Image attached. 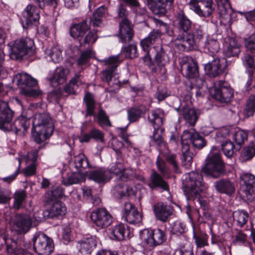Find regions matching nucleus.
<instances>
[{
  "instance_id": "79ce46f5",
  "label": "nucleus",
  "mask_w": 255,
  "mask_h": 255,
  "mask_svg": "<svg viewBox=\"0 0 255 255\" xmlns=\"http://www.w3.org/2000/svg\"><path fill=\"white\" fill-rule=\"evenodd\" d=\"M107 171H109V176L110 174H112L118 177L122 181L126 180L128 178V175L125 174L126 168L121 162H116Z\"/></svg>"
},
{
  "instance_id": "6e6552de",
  "label": "nucleus",
  "mask_w": 255,
  "mask_h": 255,
  "mask_svg": "<svg viewBox=\"0 0 255 255\" xmlns=\"http://www.w3.org/2000/svg\"><path fill=\"white\" fill-rule=\"evenodd\" d=\"M20 90V93L28 97H36L41 94L39 89L33 88L37 85V81L26 73H18L13 79Z\"/></svg>"
},
{
  "instance_id": "5701e85b",
  "label": "nucleus",
  "mask_w": 255,
  "mask_h": 255,
  "mask_svg": "<svg viewBox=\"0 0 255 255\" xmlns=\"http://www.w3.org/2000/svg\"><path fill=\"white\" fill-rule=\"evenodd\" d=\"M30 125V118L21 116L16 119L12 125L6 126L5 130L13 131L17 135H24Z\"/></svg>"
},
{
  "instance_id": "13d9d810",
  "label": "nucleus",
  "mask_w": 255,
  "mask_h": 255,
  "mask_svg": "<svg viewBox=\"0 0 255 255\" xmlns=\"http://www.w3.org/2000/svg\"><path fill=\"white\" fill-rule=\"evenodd\" d=\"M97 38V35L95 31H90L86 35L83 41L79 39L80 46H85L87 44H93L95 42Z\"/></svg>"
},
{
  "instance_id": "b1692460",
  "label": "nucleus",
  "mask_w": 255,
  "mask_h": 255,
  "mask_svg": "<svg viewBox=\"0 0 255 255\" xmlns=\"http://www.w3.org/2000/svg\"><path fill=\"white\" fill-rule=\"evenodd\" d=\"M123 217L129 224H137L141 222L142 216L133 205L126 202L124 207Z\"/></svg>"
},
{
  "instance_id": "c85d7f7f",
  "label": "nucleus",
  "mask_w": 255,
  "mask_h": 255,
  "mask_svg": "<svg viewBox=\"0 0 255 255\" xmlns=\"http://www.w3.org/2000/svg\"><path fill=\"white\" fill-rule=\"evenodd\" d=\"M148 186L152 189L155 188H159L164 191H169V190L168 183L164 180L162 176L154 170H152L150 176Z\"/></svg>"
},
{
  "instance_id": "a878e982",
  "label": "nucleus",
  "mask_w": 255,
  "mask_h": 255,
  "mask_svg": "<svg viewBox=\"0 0 255 255\" xmlns=\"http://www.w3.org/2000/svg\"><path fill=\"white\" fill-rule=\"evenodd\" d=\"M210 93L213 98L222 103L230 102L233 96V90L226 86L215 87Z\"/></svg>"
},
{
  "instance_id": "4c0bfd02",
  "label": "nucleus",
  "mask_w": 255,
  "mask_h": 255,
  "mask_svg": "<svg viewBox=\"0 0 255 255\" xmlns=\"http://www.w3.org/2000/svg\"><path fill=\"white\" fill-rule=\"evenodd\" d=\"M64 195V189L59 186L54 187L52 189L47 192L45 195V201L46 204H51L53 202L59 201Z\"/></svg>"
},
{
  "instance_id": "f704fd0d",
  "label": "nucleus",
  "mask_w": 255,
  "mask_h": 255,
  "mask_svg": "<svg viewBox=\"0 0 255 255\" xmlns=\"http://www.w3.org/2000/svg\"><path fill=\"white\" fill-rule=\"evenodd\" d=\"M90 28V24L84 20L72 26L70 28V35L74 38H78L84 35Z\"/></svg>"
},
{
  "instance_id": "603ef678",
  "label": "nucleus",
  "mask_w": 255,
  "mask_h": 255,
  "mask_svg": "<svg viewBox=\"0 0 255 255\" xmlns=\"http://www.w3.org/2000/svg\"><path fill=\"white\" fill-rule=\"evenodd\" d=\"M255 155V144L245 147L242 151L241 159L242 161L251 159Z\"/></svg>"
},
{
  "instance_id": "393cba45",
  "label": "nucleus",
  "mask_w": 255,
  "mask_h": 255,
  "mask_svg": "<svg viewBox=\"0 0 255 255\" xmlns=\"http://www.w3.org/2000/svg\"><path fill=\"white\" fill-rule=\"evenodd\" d=\"M14 113L10 109L7 102L0 101V128L6 129L12 119Z\"/></svg>"
},
{
  "instance_id": "423d86ee",
  "label": "nucleus",
  "mask_w": 255,
  "mask_h": 255,
  "mask_svg": "<svg viewBox=\"0 0 255 255\" xmlns=\"http://www.w3.org/2000/svg\"><path fill=\"white\" fill-rule=\"evenodd\" d=\"M183 184L185 193L188 198H199L200 193L207 188L202 174L196 171L189 173Z\"/></svg>"
},
{
  "instance_id": "bb28decb",
  "label": "nucleus",
  "mask_w": 255,
  "mask_h": 255,
  "mask_svg": "<svg viewBox=\"0 0 255 255\" xmlns=\"http://www.w3.org/2000/svg\"><path fill=\"white\" fill-rule=\"evenodd\" d=\"M147 238L144 240L147 244L152 246H157L162 244L166 240V234L165 231L156 229L151 230L150 232L147 231Z\"/></svg>"
},
{
  "instance_id": "0e129e2a",
  "label": "nucleus",
  "mask_w": 255,
  "mask_h": 255,
  "mask_svg": "<svg viewBox=\"0 0 255 255\" xmlns=\"http://www.w3.org/2000/svg\"><path fill=\"white\" fill-rule=\"evenodd\" d=\"M116 189L119 190L121 195L129 196L133 194V190L131 188L124 184H120L115 186Z\"/></svg>"
},
{
  "instance_id": "de8ad7c7",
  "label": "nucleus",
  "mask_w": 255,
  "mask_h": 255,
  "mask_svg": "<svg viewBox=\"0 0 255 255\" xmlns=\"http://www.w3.org/2000/svg\"><path fill=\"white\" fill-rule=\"evenodd\" d=\"M89 165L88 160L85 155L82 153L74 157L71 166H74L77 171H80L82 169L87 168Z\"/></svg>"
},
{
  "instance_id": "a19ab883",
  "label": "nucleus",
  "mask_w": 255,
  "mask_h": 255,
  "mask_svg": "<svg viewBox=\"0 0 255 255\" xmlns=\"http://www.w3.org/2000/svg\"><path fill=\"white\" fill-rule=\"evenodd\" d=\"M106 9L107 8L104 5L98 7L94 11L90 18V22L89 23L91 24L93 27L100 26L105 16Z\"/></svg>"
},
{
  "instance_id": "e433bc0d",
  "label": "nucleus",
  "mask_w": 255,
  "mask_h": 255,
  "mask_svg": "<svg viewBox=\"0 0 255 255\" xmlns=\"http://www.w3.org/2000/svg\"><path fill=\"white\" fill-rule=\"evenodd\" d=\"M181 113L184 119L190 126H194L199 117L197 111L188 106L184 107L181 110Z\"/></svg>"
},
{
  "instance_id": "2f4dec72",
  "label": "nucleus",
  "mask_w": 255,
  "mask_h": 255,
  "mask_svg": "<svg viewBox=\"0 0 255 255\" xmlns=\"http://www.w3.org/2000/svg\"><path fill=\"white\" fill-rule=\"evenodd\" d=\"M97 246V241L93 237L84 239L78 242L77 248L83 254H89L93 251Z\"/></svg>"
},
{
  "instance_id": "3c124183",
  "label": "nucleus",
  "mask_w": 255,
  "mask_h": 255,
  "mask_svg": "<svg viewBox=\"0 0 255 255\" xmlns=\"http://www.w3.org/2000/svg\"><path fill=\"white\" fill-rule=\"evenodd\" d=\"M45 53L55 63L60 62L62 59V51L59 47L56 46L46 49Z\"/></svg>"
},
{
  "instance_id": "864d4df0",
  "label": "nucleus",
  "mask_w": 255,
  "mask_h": 255,
  "mask_svg": "<svg viewBox=\"0 0 255 255\" xmlns=\"http://www.w3.org/2000/svg\"><path fill=\"white\" fill-rule=\"evenodd\" d=\"M163 158V157L161 156V154H160V155H159L156 159V164L158 170L160 172L162 176H165L169 174V169Z\"/></svg>"
},
{
  "instance_id": "09e8293b",
  "label": "nucleus",
  "mask_w": 255,
  "mask_h": 255,
  "mask_svg": "<svg viewBox=\"0 0 255 255\" xmlns=\"http://www.w3.org/2000/svg\"><path fill=\"white\" fill-rule=\"evenodd\" d=\"M240 52L239 44L235 39H230L228 46L225 50L226 55L228 57L237 56Z\"/></svg>"
},
{
  "instance_id": "052dcab7",
  "label": "nucleus",
  "mask_w": 255,
  "mask_h": 255,
  "mask_svg": "<svg viewBox=\"0 0 255 255\" xmlns=\"http://www.w3.org/2000/svg\"><path fill=\"white\" fill-rule=\"evenodd\" d=\"M247 133L242 130H239L234 134L235 141L238 145L243 144L244 142L247 140Z\"/></svg>"
},
{
  "instance_id": "2eb2a0df",
  "label": "nucleus",
  "mask_w": 255,
  "mask_h": 255,
  "mask_svg": "<svg viewBox=\"0 0 255 255\" xmlns=\"http://www.w3.org/2000/svg\"><path fill=\"white\" fill-rule=\"evenodd\" d=\"M90 218L93 223L98 227L106 228L113 222V218L105 208H97L92 211Z\"/></svg>"
},
{
  "instance_id": "473e14b6",
  "label": "nucleus",
  "mask_w": 255,
  "mask_h": 255,
  "mask_svg": "<svg viewBox=\"0 0 255 255\" xmlns=\"http://www.w3.org/2000/svg\"><path fill=\"white\" fill-rule=\"evenodd\" d=\"M69 73V69L63 67H57L52 76L49 78V81L53 84L56 83L57 85L62 84L66 82Z\"/></svg>"
},
{
  "instance_id": "58836bf2",
  "label": "nucleus",
  "mask_w": 255,
  "mask_h": 255,
  "mask_svg": "<svg viewBox=\"0 0 255 255\" xmlns=\"http://www.w3.org/2000/svg\"><path fill=\"white\" fill-rule=\"evenodd\" d=\"M218 9L221 16L227 19H230L233 10L229 0H217Z\"/></svg>"
},
{
  "instance_id": "4468645a",
  "label": "nucleus",
  "mask_w": 255,
  "mask_h": 255,
  "mask_svg": "<svg viewBox=\"0 0 255 255\" xmlns=\"http://www.w3.org/2000/svg\"><path fill=\"white\" fill-rule=\"evenodd\" d=\"M188 4L190 9L201 17L210 16L215 9L213 0H190Z\"/></svg>"
},
{
  "instance_id": "f8f14e48",
  "label": "nucleus",
  "mask_w": 255,
  "mask_h": 255,
  "mask_svg": "<svg viewBox=\"0 0 255 255\" xmlns=\"http://www.w3.org/2000/svg\"><path fill=\"white\" fill-rule=\"evenodd\" d=\"M32 240L34 250L39 255H49L54 250L53 240L44 234H36Z\"/></svg>"
},
{
  "instance_id": "e2e57ef3",
  "label": "nucleus",
  "mask_w": 255,
  "mask_h": 255,
  "mask_svg": "<svg viewBox=\"0 0 255 255\" xmlns=\"http://www.w3.org/2000/svg\"><path fill=\"white\" fill-rule=\"evenodd\" d=\"M246 110L248 115H253L255 112V95H252L247 101Z\"/></svg>"
},
{
  "instance_id": "f257e3e1",
  "label": "nucleus",
  "mask_w": 255,
  "mask_h": 255,
  "mask_svg": "<svg viewBox=\"0 0 255 255\" xmlns=\"http://www.w3.org/2000/svg\"><path fill=\"white\" fill-rule=\"evenodd\" d=\"M177 34L175 35V46L181 51H190L198 48L205 33L203 28L198 26L193 29V24L183 10H180L175 16Z\"/></svg>"
},
{
  "instance_id": "c03bdc74",
  "label": "nucleus",
  "mask_w": 255,
  "mask_h": 255,
  "mask_svg": "<svg viewBox=\"0 0 255 255\" xmlns=\"http://www.w3.org/2000/svg\"><path fill=\"white\" fill-rule=\"evenodd\" d=\"M126 232L125 225L119 224L111 230L110 238L112 240L122 241L125 238Z\"/></svg>"
},
{
  "instance_id": "4be33fe9",
  "label": "nucleus",
  "mask_w": 255,
  "mask_h": 255,
  "mask_svg": "<svg viewBox=\"0 0 255 255\" xmlns=\"http://www.w3.org/2000/svg\"><path fill=\"white\" fill-rule=\"evenodd\" d=\"M23 17L25 18V23H22L24 28H28L32 24L38 23L40 18L39 11L34 5L28 4L23 12Z\"/></svg>"
},
{
  "instance_id": "ea45409f",
  "label": "nucleus",
  "mask_w": 255,
  "mask_h": 255,
  "mask_svg": "<svg viewBox=\"0 0 255 255\" xmlns=\"http://www.w3.org/2000/svg\"><path fill=\"white\" fill-rule=\"evenodd\" d=\"M109 171L100 169L92 171L89 174V178L98 183L106 182L111 179Z\"/></svg>"
},
{
  "instance_id": "412c9836",
  "label": "nucleus",
  "mask_w": 255,
  "mask_h": 255,
  "mask_svg": "<svg viewBox=\"0 0 255 255\" xmlns=\"http://www.w3.org/2000/svg\"><path fill=\"white\" fill-rule=\"evenodd\" d=\"M215 190L220 194L232 196L236 191V183L228 178L219 179L214 182Z\"/></svg>"
},
{
  "instance_id": "20e7f679",
  "label": "nucleus",
  "mask_w": 255,
  "mask_h": 255,
  "mask_svg": "<svg viewBox=\"0 0 255 255\" xmlns=\"http://www.w3.org/2000/svg\"><path fill=\"white\" fill-rule=\"evenodd\" d=\"M189 140L193 146L198 149L204 147L206 142L204 138L194 129L184 130L181 137L182 144V165L186 169L189 168L192 164L193 154L189 151Z\"/></svg>"
},
{
  "instance_id": "680f3d73",
  "label": "nucleus",
  "mask_w": 255,
  "mask_h": 255,
  "mask_svg": "<svg viewBox=\"0 0 255 255\" xmlns=\"http://www.w3.org/2000/svg\"><path fill=\"white\" fill-rule=\"evenodd\" d=\"M41 8L49 6L55 8L57 5V0H33Z\"/></svg>"
},
{
  "instance_id": "9b49d317",
  "label": "nucleus",
  "mask_w": 255,
  "mask_h": 255,
  "mask_svg": "<svg viewBox=\"0 0 255 255\" xmlns=\"http://www.w3.org/2000/svg\"><path fill=\"white\" fill-rule=\"evenodd\" d=\"M34 49V43L32 39L25 38L16 40L11 47L9 57L13 60H21L25 55H32Z\"/></svg>"
},
{
  "instance_id": "6e6d98bb",
  "label": "nucleus",
  "mask_w": 255,
  "mask_h": 255,
  "mask_svg": "<svg viewBox=\"0 0 255 255\" xmlns=\"http://www.w3.org/2000/svg\"><path fill=\"white\" fill-rule=\"evenodd\" d=\"M26 193L24 190L17 191L14 194V204L13 207L15 209H18L26 198Z\"/></svg>"
},
{
  "instance_id": "7ed1b4c3",
  "label": "nucleus",
  "mask_w": 255,
  "mask_h": 255,
  "mask_svg": "<svg viewBox=\"0 0 255 255\" xmlns=\"http://www.w3.org/2000/svg\"><path fill=\"white\" fill-rule=\"evenodd\" d=\"M31 135L38 144L45 141L52 134L54 125L49 114L46 113L36 114L33 120Z\"/></svg>"
},
{
  "instance_id": "a211bd4d",
  "label": "nucleus",
  "mask_w": 255,
  "mask_h": 255,
  "mask_svg": "<svg viewBox=\"0 0 255 255\" xmlns=\"http://www.w3.org/2000/svg\"><path fill=\"white\" fill-rule=\"evenodd\" d=\"M12 228L20 234L26 233L31 227L32 221L29 216L26 214H17L12 220Z\"/></svg>"
},
{
  "instance_id": "cd10ccee",
  "label": "nucleus",
  "mask_w": 255,
  "mask_h": 255,
  "mask_svg": "<svg viewBox=\"0 0 255 255\" xmlns=\"http://www.w3.org/2000/svg\"><path fill=\"white\" fill-rule=\"evenodd\" d=\"M150 9L156 15H163L166 12V6L172 3L173 0H147Z\"/></svg>"
},
{
  "instance_id": "9d476101",
  "label": "nucleus",
  "mask_w": 255,
  "mask_h": 255,
  "mask_svg": "<svg viewBox=\"0 0 255 255\" xmlns=\"http://www.w3.org/2000/svg\"><path fill=\"white\" fill-rule=\"evenodd\" d=\"M163 117L164 112L160 109L152 111L148 117L154 128L153 133L150 137L152 141L156 145L159 146H165L162 136L164 129L161 127V126L163 125Z\"/></svg>"
},
{
  "instance_id": "5fc2aeb1",
  "label": "nucleus",
  "mask_w": 255,
  "mask_h": 255,
  "mask_svg": "<svg viewBox=\"0 0 255 255\" xmlns=\"http://www.w3.org/2000/svg\"><path fill=\"white\" fill-rule=\"evenodd\" d=\"M122 52L127 58H134L138 56L137 47L135 44H131L122 48Z\"/></svg>"
},
{
  "instance_id": "72a5a7b5",
  "label": "nucleus",
  "mask_w": 255,
  "mask_h": 255,
  "mask_svg": "<svg viewBox=\"0 0 255 255\" xmlns=\"http://www.w3.org/2000/svg\"><path fill=\"white\" fill-rule=\"evenodd\" d=\"M205 52L211 56H217L220 49L219 42L213 36H208L204 45Z\"/></svg>"
},
{
  "instance_id": "f03ea898",
  "label": "nucleus",
  "mask_w": 255,
  "mask_h": 255,
  "mask_svg": "<svg viewBox=\"0 0 255 255\" xmlns=\"http://www.w3.org/2000/svg\"><path fill=\"white\" fill-rule=\"evenodd\" d=\"M150 53L143 57L145 64L148 67L153 74L164 76L166 73L165 65L169 62V57L161 45L153 47Z\"/></svg>"
},
{
  "instance_id": "6ab92c4d",
  "label": "nucleus",
  "mask_w": 255,
  "mask_h": 255,
  "mask_svg": "<svg viewBox=\"0 0 255 255\" xmlns=\"http://www.w3.org/2000/svg\"><path fill=\"white\" fill-rule=\"evenodd\" d=\"M181 70L185 71V75L189 79L196 78L199 76L197 63L191 57H183L180 62Z\"/></svg>"
},
{
  "instance_id": "ddd939ff",
  "label": "nucleus",
  "mask_w": 255,
  "mask_h": 255,
  "mask_svg": "<svg viewBox=\"0 0 255 255\" xmlns=\"http://www.w3.org/2000/svg\"><path fill=\"white\" fill-rule=\"evenodd\" d=\"M207 63L204 65V69L210 77H216L222 74L227 67L225 58H220L218 55L211 56Z\"/></svg>"
},
{
  "instance_id": "c756f323",
  "label": "nucleus",
  "mask_w": 255,
  "mask_h": 255,
  "mask_svg": "<svg viewBox=\"0 0 255 255\" xmlns=\"http://www.w3.org/2000/svg\"><path fill=\"white\" fill-rule=\"evenodd\" d=\"M48 206L46 212L47 216L49 218H53L59 216H63L66 213V208L60 201L53 202L51 204H46Z\"/></svg>"
},
{
  "instance_id": "a18cd8bd",
  "label": "nucleus",
  "mask_w": 255,
  "mask_h": 255,
  "mask_svg": "<svg viewBox=\"0 0 255 255\" xmlns=\"http://www.w3.org/2000/svg\"><path fill=\"white\" fill-rule=\"evenodd\" d=\"M85 180V176L79 171L69 176L67 178L63 179L62 183L66 186H69L74 184H78Z\"/></svg>"
},
{
  "instance_id": "1a4fd4ad",
  "label": "nucleus",
  "mask_w": 255,
  "mask_h": 255,
  "mask_svg": "<svg viewBox=\"0 0 255 255\" xmlns=\"http://www.w3.org/2000/svg\"><path fill=\"white\" fill-rule=\"evenodd\" d=\"M118 16L122 18L119 24L118 36L124 43L130 42L134 35V32L130 21L128 19V11L126 6L123 3L118 5L117 9Z\"/></svg>"
},
{
  "instance_id": "f3484780",
  "label": "nucleus",
  "mask_w": 255,
  "mask_h": 255,
  "mask_svg": "<svg viewBox=\"0 0 255 255\" xmlns=\"http://www.w3.org/2000/svg\"><path fill=\"white\" fill-rule=\"evenodd\" d=\"M105 65H108L109 67L103 70L101 73V78L102 81L108 83L111 81L113 72L119 66L121 61L119 59V56H112L108 59L100 60Z\"/></svg>"
},
{
  "instance_id": "39448f33",
  "label": "nucleus",
  "mask_w": 255,
  "mask_h": 255,
  "mask_svg": "<svg viewBox=\"0 0 255 255\" xmlns=\"http://www.w3.org/2000/svg\"><path fill=\"white\" fill-rule=\"evenodd\" d=\"M202 171L207 176L214 178H219L225 174V165L219 152L210 153Z\"/></svg>"
},
{
  "instance_id": "0eeeda50",
  "label": "nucleus",
  "mask_w": 255,
  "mask_h": 255,
  "mask_svg": "<svg viewBox=\"0 0 255 255\" xmlns=\"http://www.w3.org/2000/svg\"><path fill=\"white\" fill-rule=\"evenodd\" d=\"M83 100L86 106V118L89 116H93L97 120L100 126H111V123L109 116L101 106L99 107L98 113H96V102L93 95L91 93L89 92L86 93Z\"/></svg>"
},
{
  "instance_id": "7c9ffc66",
  "label": "nucleus",
  "mask_w": 255,
  "mask_h": 255,
  "mask_svg": "<svg viewBox=\"0 0 255 255\" xmlns=\"http://www.w3.org/2000/svg\"><path fill=\"white\" fill-rule=\"evenodd\" d=\"M161 32L159 30H153L149 33L148 35L142 39L140 42V45L142 50L146 52V54L150 53L149 49L156 40L160 38Z\"/></svg>"
},
{
  "instance_id": "37998d69",
  "label": "nucleus",
  "mask_w": 255,
  "mask_h": 255,
  "mask_svg": "<svg viewBox=\"0 0 255 255\" xmlns=\"http://www.w3.org/2000/svg\"><path fill=\"white\" fill-rule=\"evenodd\" d=\"M91 138L96 140L104 141V134L100 130L96 128L91 129L88 133H86L79 137L80 142H88Z\"/></svg>"
},
{
  "instance_id": "4d7b16f0",
  "label": "nucleus",
  "mask_w": 255,
  "mask_h": 255,
  "mask_svg": "<svg viewBox=\"0 0 255 255\" xmlns=\"http://www.w3.org/2000/svg\"><path fill=\"white\" fill-rule=\"evenodd\" d=\"M93 51L92 50H86L82 52L80 57L77 61V64L79 66L86 65L92 57Z\"/></svg>"
},
{
  "instance_id": "aec40b11",
  "label": "nucleus",
  "mask_w": 255,
  "mask_h": 255,
  "mask_svg": "<svg viewBox=\"0 0 255 255\" xmlns=\"http://www.w3.org/2000/svg\"><path fill=\"white\" fill-rule=\"evenodd\" d=\"M153 210L156 219L163 223L169 220L174 211L172 206L162 202L155 204L153 207Z\"/></svg>"
},
{
  "instance_id": "774afa93",
  "label": "nucleus",
  "mask_w": 255,
  "mask_h": 255,
  "mask_svg": "<svg viewBox=\"0 0 255 255\" xmlns=\"http://www.w3.org/2000/svg\"><path fill=\"white\" fill-rule=\"evenodd\" d=\"M245 45L248 50L255 54V39L253 38L252 36L246 40Z\"/></svg>"
},
{
  "instance_id": "8fccbe9b",
  "label": "nucleus",
  "mask_w": 255,
  "mask_h": 255,
  "mask_svg": "<svg viewBox=\"0 0 255 255\" xmlns=\"http://www.w3.org/2000/svg\"><path fill=\"white\" fill-rule=\"evenodd\" d=\"M161 156L165 158L166 161L173 166L175 172L178 171V164L177 161V156L175 154L171 153L167 149L166 151L161 152Z\"/></svg>"
},
{
  "instance_id": "338daca9",
  "label": "nucleus",
  "mask_w": 255,
  "mask_h": 255,
  "mask_svg": "<svg viewBox=\"0 0 255 255\" xmlns=\"http://www.w3.org/2000/svg\"><path fill=\"white\" fill-rule=\"evenodd\" d=\"M243 64L246 68L252 69V70L255 69V64L253 56L246 55L243 59Z\"/></svg>"
},
{
  "instance_id": "69168bd1",
  "label": "nucleus",
  "mask_w": 255,
  "mask_h": 255,
  "mask_svg": "<svg viewBox=\"0 0 255 255\" xmlns=\"http://www.w3.org/2000/svg\"><path fill=\"white\" fill-rule=\"evenodd\" d=\"M185 226L179 222L174 223L171 229V233L177 236L181 235L185 231Z\"/></svg>"
},
{
  "instance_id": "dca6fc26",
  "label": "nucleus",
  "mask_w": 255,
  "mask_h": 255,
  "mask_svg": "<svg viewBox=\"0 0 255 255\" xmlns=\"http://www.w3.org/2000/svg\"><path fill=\"white\" fill-rule=\"evenodd\" d=\"M241 189L250 200L255 198V176L244 173L240 176Z\"/></svg>"
},
{
  "instance_id": "c9c22d12",
  "label": "nucleus",
  "mask_w": 255,
  "mask_h": 255,
  "mask_svg": "<svg viewBox=\"0 0 255 255\" xmlns=\"http://www.w3.org/2000/svg\"><path fill=\"white\" fill-rule=\"evenodd\" d=\"M146 110V107L142 105L129 108L127 111L128 120L130 123L137 122L142 115L144 114Z\"/></svg>"
},
{
  "instance_id": "49530a36",
  "label": "nucleus",
  "mask_w": 255,
  "mask_h": 255,
  "mask_svg": "<svg viewBox=\"0 0 255 255\" xmlns=\"http://www.w3.org/2000/svg\"><path fill=\"white\" fill-rule=\"evenodd\" d=\"M234 220L237 222V225L242 228L248 220L249 214L244 210H238L233 213Z\"/></svg>"
},
{
  "instance_id": "bf43d9fd",
  "label": "nucleus",
  "mask_w": 255,
  "mask_h": 255,
  "mask_svg": "<svg viewBox=\"0 0 255 255\" xmlns=\"http://www.w3.org/2000/svg\"><path fill=\"white\" fill-rule=\"evenodd\" d=\"M222 150L228 157H231L234 154V144L231 141H226L221 144Z\"/></svg>"
}]
</instances>
